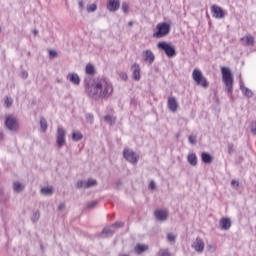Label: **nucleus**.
Instances as JSON below:
<instances>
[{"mask_svg": "<svg viewBox=\"0 0 256 256\" xmlns=\"http://www.w3.org/2000/svg\"><path fill=\"white\" fill-rule=\"evenodd\" d=\"M187 161L189 165H191L192 167H197V154L196 153L188 154Z\"/></svg>", "mask_w": 256, "mask_h": 256, "instance_id": "21", "label": "nucleus"}, {"mask_svg": "<svg viewBox=\"0 0 256 256\" xmlns=\"http://www.w3.org/2000/svg\"><path fill=\"white\" fill-rule=\"evenodd\" d=\"M156 29L157 31L153 33L155 39H162L171 33V26L167 22L157 24Z\"/></svg>", "mask_w": 256, "mask_h": 256, "instance_id": "3", "label": "nucleus"}, {"mask_svg": "<svg viewBox=\"0 0 256 256\" xmlns=\"http://www.w3.org/2000/svg\"><path fill=\"white\" fill-rule=\"evenodd\" d=\"M121 185H123V182L121 180H118L116 182V188L119 189L121 187Z\"/></svg>", "mask_w": 256, "mask_h": 256, "instance_id": "50", "label": "nucleus"}, {"mask_svg": "<svg viewBox=\"0 0 256 256\" xmlns=\"http://www.w3.org/2000/svg\"><path fill=\"white\" fill-rule=\"evenodd\" d=\"M5 127L8 131H12V133H17L19 131V120L14 116L8 115L5 117Z\"/></svg>", "mask_w": 256, "mask_h": 256, "instance_id": "6", "label": "nucleus"}, {"mask_svg": "<svg viewBox=\"0 0 256 256\" xmlns=\"http://www.w3.org/2000/svg\"><path fill=\"white\" fill-rule=\"evenodd\" d=\"M235 151V147L233 146V144H228V153L229 155H232V153H234Z\"/></svg>", "mask_w": 256, "mask_h": 256, "instance_id": "43", "label": "nucleus"}, {"mask_svg": "<svg viewBox=\"0 0 256 256\" xmlns=\"http://www.w3.org/2000/svg\"><path fill=\"white\" fill-rule=\"evenodd\" d=\"M95 11H97V4H91L87 6L88 13H95Z\"/></svg>", "mask_w": 256, "mask_h": 256, "instance_id": "33", "label": "nucleus"}, {"mask_svg": "<svg viewBox=\"0 0 256 256\" xmlns=\"http://www.w3.org/2000/svg\"><path fill=\"white\" fill-rule=\"evenodd\" d=\"M231 218H222L220 220V227L222 229V231H229V229H231Z\"/></svg>", "mask_w": 256, "mask_h": 256, "instance_id": "18", "label": "nucleus"}, {"mask_svg": "<svg viewBox=\"0 0 256 256\" xmlns=\"http://www.w3.org/2000/svg\"><path fill=\"white\" fill-rule=\"evenodd\" d=\"M192 249H194L197 253H203L205 251V242L201 238H196V240L192 243Z\"/></svg>", "mask_w": 256, "mask_h": 256, "instance_id": "12", "label": "nucleus"}, {"mask_svg": "<svg viewBox=\"0 0 256 256\" xmlns=\"http://www.w3.org/2000/svg\"><path fill=\"white\" fill-rule=\"evenodd\" d=\"M67 79L72 83V85H80L81 83V78H79V74L77 73H69L67 75Z\"/></svg>", "mask_w": 256, "mask_h": 256, "instance_id": "17", "label": "nucleus"}, {"mask_svg": "<svg viewBox=\"0 0 256 256\" xmlns=\"http://www.w3.org/2000/svg\"><path fill=\"white\" fill-rule=\"evenodd\" d=\"M135 253L137 255H141V253H145V251H149V246L145 244H138L134 248Z\"/></svg>", "mask_w": 256, "mask_h": 256, "instance_id": "20", "label": "nucleus"}, {"mask_svg": "<svg viewBox=\"0 0 256 256\" xmlns=\"http://www.w3.org/2000/svg\"><path fill=\"white\" fill-rule=\"evenodd\" d=\"M33 33H34V35H37V33H39V31L38 30H34Z\"/></svg>", "mask_w": 256, "mask_h": 256, "instance_id": "53", "label": "nucleus"}, {"mask_svg": "<svg viewBox=\"0 0 256 256\" xmlns=\"http://www.w3.org/2000/svg\"><path fill=\"white\" fill-rule=\"evenodd\" d=\"M221 74L227 93H233V72H231V68L223 66Z\"/></svg>", "mask_w": 256, "mask_h": 256, "instance_id": "2", "label": "nucleus"}, {"mask_svg": "<svg viewBox=\"0 0 256 256\" xmlns=\"http://www.w3.org/2000/svg\"><path fill=\"white\" fill-rule=\"evenodd\" d=\"M149 189H151L152 191H154V189H157V183H155L154 180L150 181Z\"/></svg>", "mask_w": 256, "mask_h": 256, "instance_id": "41", "label": "nucleus"}, {"mask_svg": "<svg viewBox=\"0 0 256 256\" xmlns=\"http://www.w3.org/2000/svg\"><path fill=\"white\" fill-rule=\"evenodd\" d=\"M67 136V131L64 130L63 127L57 128V138L56 143L59 149L65 145V137Z\"/></svg>", "mask_w": 256, "mask_h": 256, "instance_id": "9", "label": "nucleus"}, {"mask_svg": "<svg viewBox=\"0 0 256 256\" xmlns=\"http://www.w3.org/2000/svg\"><path fill=\"white\" fill-rule=\"evenodd\" d=\"M207 248H208V251H211V253H215V251H217V246L213 244H208Z\"/></svg>", "mask_w": 256, "mask_h": 256, "instance_id": "40", "label": "nucleus"}, {"mask_svg": "<svg viewBox=\"0 0 256 256\" xmlns=\"http://www.w3.org/2000/svg\"><path fill=\"white\" fill-rule=\"evenodd\" d=\"M86 121L87 123L93 124V115L92 114H86Z\"/></svg>", "mask_w": 256, "mask_h": 256, "instance_id": "42", "label": "nucleus"}, {"mask_svg": "<svg viewBox=\"0 0 256 256\" xmlns=\"http://www.w3.org/2000/svg\"><path fill=\"white\" fill-rule=\"evenodd\" d=\"M119 7H121V2L119 0H108V11L115 13V11H118Z\"/></svg>", "mask_w": 256, "mask_h": 256, "instance_id": "16", "label": "nucleus"}, {"mask_svg": "<svg viewBox=\"0 0 256 256\" xmlns=\"http://www.w3.org/2000/svg\"><path fill=\"white\" fill-rule=\"evenodd\" d=\"M123 225H125V223L123 222H115L112 227H123Z\"/></svg>", "mask_w": 256, "mask_h": 256, "instance_id": "47", "label": "nucleus"}, {"mask_svg": "<svg viewBox=\"0 0 256 256\" xmlns=\"http://www.w3.org/2000/svg\"><path fill=\"white\" fill-rule=\"evenodd\" d=\"M157 47L161 51H164V53L169 58L175 57L177 55V50H175V46H173V44L169 42L161 41L157 44Z\"/></svg>", "mask_w": 256, "mask_h": 256, "instance_id": "5", "label": "nucleus"}, {"mask_svg": "<svg viewBox=\"0 0 256 256\" xmlns=\"http://www.w3.org/2000/svg\"><path fill=\"white\" fill-rule=\"evenodd\" d=\"M122 11L123 13H129V4L127 2L122 3Z\"/></svg>", "mask_w": 256, "mask_h": 256, "instance_id": "37", "label": "nucleus"}, {"mask_svg": "<svg viewBox=\"0 0 256 256\" xmlns=\"http://www.w3.org/2000/svg\"><path fill=\"white\" fill-rule=\"evenodd\" d=\"M78 5L80 9H83V7H85V4L83 3V1H79Z\"/></svg>", "mask_w": 256, "mask_h": 256, "instance_id": "51", "label": "nucleus"}, {"mask_svg": "<svg viewBox=\"0 0 256 256\" xmlns=\"http://www.w3.org/2000/svg\"><path fill=\"white\" fill-rule=\"evenodd\" d=\"M13 189H14L15 193H21V191H23V189H25V185H23L19 181H15L13 183Z\"/></svg>", "mask_w": 256, "mask_h": 256, "instance_id": "24", "label": "nucleus"}, {"mask_svg": "<svg viewBox=\"0 0 256 256\" xmlns=\"http://www.w3.org/2000/svg\"><path fill=\"white\" fill-rule=\"evenodd\" d=\"M95 186H97V180L95 179L79 180L76 184L77 189H91Z\"/></svg>", "mask_w": 256, "mask_h": 256, "instance_id": "8", "label": "nucleus"}, {"mask_svg": "<svg viewBox=\"0 0 256 256\" xmlns=\"http://www.w3.org/2000/svg\"><path fill=\"white\" fill-rule=\"evenodd\" d=\"M192 78L195 81L196 85H198V87H203L204 89H207V87H209V82L207 81V78L204 77L201 70L195 68L192 72Z\"/></svg>", "mask_w": 256, "mask_h": 256, "instance_id": "4", "label": "nucleus"}, {"mask_svg": "<svg viewBox=\"0 0 256 256\" xmlns=\"http://www.w3.org/2000/svg\"><path fill=\"white\" fill-rule=\"evenodd\" d=\"M55 189L53 188V186H46L41 188L40 193L42 195H45L46 197H51V195H53Z\"/></svg>", "mask_w": 256, "mask_h": 256, "instance_id": "19", "label": "nucleus"}, {"mask_svg": "<svg viewBox=\"0 0 256 256\" xmlns=\"http://www.w3.org/2000/svg\"><path fill=\"white\" fill-rule=\"evenodd\" d=\"M129 25H133V22H129Z\"/></svg>", "mask_w": 256, "mask_h": 256, "instance_id": "54", "label": "nucleus"}, {"mask_svg": "<svg viewBox=\"0 0 256 256\" xmlns=\"http://www.w3.org/2000/svg\"><path fill=\"white\" fill-rule=\"evenodd\" d=\"M230 185L234 191H239L240 183L237 180H231Z\"/></svg>", "mask_w": 256, "mask_h": 256, "instance_id": "29", "label": "nucleus"}, {"mask_svg": "<svg viewBox=\"0 0 256 256\" xmlns=\"http://www.w3.org/2000/svg\"><path fill=\"white\" fill-rule=\"evenodd\" d=\"M5 107L9 108L13 105V98L6 97L4 100Z\"/></svg>", "mask_w": 256, "mask_h": 256, "instance_id": "35", "label": "nucleus"}, {"mask_svg": "<svg viewBox=\"0 0 256 256\" xmlns=\"http://www.w3.org/2000/svg\"><path fill=\"white\" fill-rule=\"evenodd\" d=\"M86 74L95 75V66H93L92 64L86 65Z\"/></svg>", "mask_w": 256, "mask_h": 256, "instance_id": "27", "label": "nucleus"}, {"mask_svg": "<svg viewBox=\"0 0 256 256\" xmlns=\"http://www.w3.org/2000/svg\"><path fill=\"white\" fill-rule=\"evenodd\" d=\"M49 55H50V57H57V51H55V50H50V51H49Z\"/></svg>", "mask_w": 256, "mask_h": 256, "instance_id": "49", "label": "nucleus"}, {"mask_svg": "<svg viewBox=\"0 0 256 256\" xmlns=\"http://www.w3.org/2000/svg\"><path fill=\"white\" fill-rule=\"evenodd\" d=\"M158 256H171V252H169V249H160Z\"/></svg>", "mask_w": 256, "mask_h": 256, "instance_id": "32", "label": "nucleus"}, {"mask_svg": "<svg viewBox=\"0 0 256 256\" xmlns=\"http://www.w3.org/2000/svg\"><path fill=\"white\" fill-rule=\"evenodd\" d=\"M4 135H3V133L0 131V141H3V139H4Z\"/></svg>", "mask_w": 256, "mask_h": 256, "instance_id": "52", "label": "nucleus"}, {"mask_svg": "<svg viewBox=\"0 0 256 256\" xmlns=\"http://www.w3.org/2000/svg\"><path fill=\"white\" fill-rule=\"evenodd\" d=\"M154 216L156 221H160V223H165L167 219H169V212L166 210H156L154 212Z\"/></svg>", "mask_w": 256, "mask_h": 256, "instance_id": "10", "label": "nucleus"}, {"mask_svg": "<svg viewBox=\"0 0 256 256\" xmlns=\"http://www.w3.org/2000/svg\"><path fill=\"white\" fill-rule=\"evenodd\" d=\"M40 217H41V214L39 213V211H35L32 216V222L37 223Z\"/></svg>", "mask_w": 256, "mask_h": 256, "instance_id": "34", "label": "nucleus"}, {"mask_svg": "<svg viewBox=\"0 0 256 256\" xmlns=\"http://www.w3.org/2000/svg\"><path fill=\"white\" fill-rule=\"evenodd\" d=\"M84 87L85 93L92 99H103L113 93V86L106 78H98L92 85L85 81Z\"/></svg>", "mask_w": 256, "mask_h": 256, "instance_id": "1", "label": "nucleus"}, {"mask_svg": "<svg viewBox=\"0 0 256 256\" xmlns=\"http://www.w3.org/2000/svg\"><path fill=\"white\" fill-rule=\"evenodd\" d=\"M0 33H1V27H0Z\"/></svg>", "mask_w": 256, "mask_h": 256, "instance_id": "55", "label": "nucleus"}, {"mask_svg": "<svg viewBox=\"0 0 256 256\" xmlns=\"http://www.w3.org/2000/svg\"><path fill=\"white\" fill-rule=\"evenodd\" d=\"M102 233L104 235H113V232L110 230V228L107 227L102 230Z\"/></svg>", "mask_w": 256, "mask_h": 256, "instance_id": "44", "label": "nucleus"}, {"mask_svg": "<svg viewBox=\"0 0 256 256\" xmlns=\"http://www.w3.org/2000/svg\"><path fill=\"white\" fill-rule=\"evenodd\" d=\"M21 77H22V79H27V77H29V73H27V71H22Z\"/></svg>", "mask_w": 256, "mask_h": 256, "instance_id": "46", "label": "nucleus"}, {"mask_svg": "<svg viewBox=\"0 0 256 256\" xmlns=\"http://www.w3.org/2000/svg\"><path fill=\"white\" fill-rule=\"evenodd\" d=\"M240 91H242L243 95H245V97L251 98L253 97V91H251V89L244 87L243 84L240 85Z\"/></svg>", "mask_w": 256, "mask_h": 256, "instance_id": "23", "label": "nucleus"}, {"mask_svg": "<svg viewBox=\"0 0 256 256\" xmlns=\"http://www.w3.org/2000/svg\"><path fill=\"white\" fill-rule=\"evenodd\" d=\"M72 139L74 141H81V139H83V134H81L80 132H73Z\"/></svg>", "mask_w": 256, "mask_h": 256, "instance_id": "28", "label": "nucleus"}, {"mask_svg": "<svg viewBox=\"0 0 256 256\" xmlns=\"http://www.w3.org/2000/svg\"><path fill=\"white\" fill-rule=\"evenodd\" d=\"M143 61L148 62L150 65H153L155 61V54L151 50H145L142 52Z\"/></svg>", "mask_w": 256, "mask_h": 256, "instance_id": "14", "label": "nucleus"}, {"mask_svg": "<svg viewBox=\"0 0 256 256\" xmlns=\"http://www.w3.org/2000/svg\"><path fill=\"white\" fill-rule=\"evenodd\" d=\"M120 79H122L123 81H127V79H129V77L127 76V73L122 72L120 74Z\"/></svg>", "mask_w": 256, "mask_h": 256, "instance_id": "45", "label": "nucleus"}, {"mask_svg": "<svg viewBox=\"0 0 256 256\" xmlns=\"http://www.w3.org/2000/svg\"><path fill=\"white\" fill-rule=\"evenodd\" d=\"M132 79L134 81H141V66L138 63H134L131 66Z\"/></svg>", "mask_w": 256, "mask_h": 256, "instance_id": "11", "label": "nucleus"}, {"mask_svg": "<svg viewBox=\"0 0 256 256\" xmlns=\"http://www.w3.org/2000/svg\"><path fill=\"white\" fill-rule=\"evenodd\" d=\"M168 109L172 113H177V109H179V102H177V98L173 96L168 98Z\"/></svg>", "mask_w": 256, "mask_h": 256, "instance_id": "15", "label": "nucleus"}, {"mask_svg": "<svg viewBox=\"0 0 256 256\" xmlns=\"http://www.w3.org/2000/svg\"><path fill=\"white\" fill-rule=\"evenodd\" d=\"M211 13L213 14V17H215V19H223V17H225V11H223V8L217 5H213L211 7Z\"/></svg>", "mask_w": 256, "mask_h": 256, "instance_id": "13", "label": "nucleus"}, {"mask_svg": "<svg viewBox=\"0 0 256 256\" xmlns=\"http://www.w3.org/2000/svg\"><path fill=\"white\" fill-rule=\"evenodd\" d=\"M65 203H60L59 205H58V211H64V209H65Z\"/></svg>", "mask_w": 256, "mask_h": 256, "instance_id": "48", "label": "nucleus"}, {"mask_svg": "<svg viewBox=\"0 0 256 256\" xmlns=\"http://www.w3.org/2000/svg\"><path fill=\"white\" fill-rule=\"evenodd\" d=\"M104 121L110 125H113L115 123V118H113L111 115H106L104 116Z\"/></svg>", "mask_w": 256, "mask_h": 256, "instance_id": "30", "label": "nucleus"}, {"mask_svg": "<svg viewBox=\"0 0 256 256\" xmlns=\"http://www.w3.org/2000/svg\"><path fill=\"white\" fill-rule=\"evenodd\" d=\"M47 127H48V125H47V119L41 118V119H40V129H41V131H42L43 133H45V132L47 131Z\"/></svg>", "mask_w": 256, "mask_h": 256, "instance_id": "26", "label": "nucleus"}, {"mask_svg": "<svg viewBox=\"0 0 256 256\" xmlns=\"http://www.w3.org/2000/svg\"><path fill=\"white\" fill-rule=\"evenodd\" d=\"M167 240L170 243H175V241H177V236H175L173 233H168L167 234Z\"/></svg>", "mask_w": 256, "mask_h": 256, "instance_id": "31", "label": "nucleus"}, {"mask_svg": "<svg viewBox=\"0 0 256 256\" xmlns=\"http://www.w3.org/2000/svg\"><path fill=\"white\" fill-rule=\"evenodd\" d=\"M123 157L132 165H137V163L139 162V155H137L133 150L129 148L124 149Z\"/></svg>", "mask_w": 256, "mask_h": 256, "instance_id": "7", "label": "nucleus"}, {"mask_svg": "<svg viewBox=\"0 0 256 256\" xmlns=\"http://www.w3.org/2000/svg\"><path fill=\"white\" fill-rule=\"evenodd\" d=\"M250 131L253 135H256V121H252L250 124Z\"/></svg>", "mask_w": 256, "mask_h": 256, "instance_id": "38", "label": "nucleus"}, {"mask_svg": "<svg viewBox=\"0 0 256 256\" xmlns=\"http://www.w3.org/2000/svg\"><path fill=\"white\" fill-rule=\"evenodd\" d=\"M241 41H245V45L252 46L255 43V38L253 36L242 37Z\"/></svg>", "mask_w": 256, "mask_h": 256, "instance_id": "25", "label": "nucleus"}, {"mask_svg": "<svg viewBox=\"0 0 256 256\" xmlns=\"http://www.w3.org/2000/svg\"><path fill=\"white\" fill-rule=\"evenodd\" d=\"M97 200H94L92 202H89L86 206V209H94V207H97Z\"/></svg>", "mask_w": 256, "mask_h": 256, "instance_id": "36", "label": "nucleus"}, {"mask_svg": "<svg viewBox=\"0 0 256 256\" xmlns=\"http://www.w3.org/2000/svg\"><path fill=\"white\" fill-rule=\"evenodd\" d=\"M188 141H189V143H191V145H196L197 137L193 136V135H190L189 138H188Z\"/></svg>", "mask_w": 256, "mask_h": 256, "instance_id": "39", "label": "nucleus"}, {"mask_svg": "<svg viewBox=\"0 0 256 256\" xmlns=\"http://www.w3.org/2000/svg\"><path fill=\"white\" fill-rule=\"evenodd\" d=\"M201 159L203 163H206V164L213 163V156H211V154L207 152H203L201 154Z\"/></svg>", "mask_w": 256, "mask_h": 256, "instance_id": "22", "label": "nucleus"}]
</instances>
